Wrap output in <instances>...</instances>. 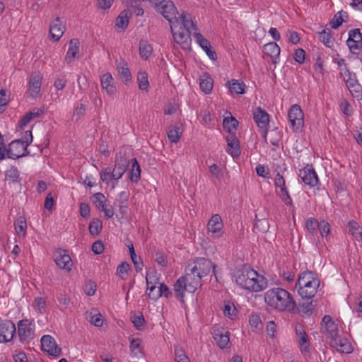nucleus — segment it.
I'll return each instance as SVG.
<instances>
[{
  "label": "nucleus",
  "mask_w": 362,
  "mask_h": 362,
  "mask_svg": "<svg viewBox=\"0 0 362 362\" xmlns=\"http://www.w3.org/2000/svg\"><path fill=\"white\" fill-rule=\"evenodd\" d=\"M234 276L235 283L239 286L252 292L261 291L265 289L268 285V281L264 276L259 275L247 265L238 269Z\"/></svg>",
  "instance_id": "1"
},
{
  "label": "nucleus",
  "mask_w": 362,
  "mask_h": 362,
  "mask_svg": "<svg viewBox=\"0 0 362 362\" xmlns=\"http://www.w3.org/2000/svg\"><path fill=\"white\" fill-rule=\"evenodd\" d=\"M264 300L269 305L279 311L298 313V305L296 300L286 289L279 287L269 289L265 293Z\"/></svg>",
  "instance_id": "2"
},
{
  "label": "nucleus",
  "mask_w": 362,
  "mask_h": 362,
  "mask_svg": "<svg viewBox=\"0 0 362 362\" xmlns=\"http://www.w3.org/2000/svg\"><path fill=\"white\" fill-rule=\"evenodd\" d=\"M215 264L211 260L204 257H196L193 259L192 262L188 263L185 269L187 275H190L192 280L191 284H194L195 286L200 287L202 286V279L206 276L213 269L215 274Z\"/></svg>",
  "instance_id": "3"
},
{
  "label": "nucleus",
  "mask_w": 362,
  "mask_h": 362,
  "mask_svg": "<svg viewBox=\"0 0 362 362\" xmlns=\"http://www.w3.org/2000/svg\"><path fill=\"white\" fill-rule=\"evenodd\" d=\"M190 275L187 274L180 277L174 284V294L175 298L182 303H185L184 296L185 291L194 293L198 288L193 284Z\"/></svg>",
  "instance_id": "4"
},
{
  "label": "nucleus",
  "mask_w": 362,
  "mask_h": 362,
  "mask_svg": "<svg viewBox=\"0 0 362 362\" xmlns=\"http://www.w3.org/2000/svg\"><path fill=\"white\" fill-rule=\"evenodd\" d=\"M170 30L174 40L184 49H189L191 44V32L188 28L180 27L177 23L170 21Z\"/></svg>",
  "instance_id": "5"
},
{
  "label": "nucleus",
  "mask_w": 362,
  "mask_h": 362,
  "mask_svg": "<svg viewBox=\"0 0 362 362\" xmlns=\"http://www.w3.org/2000/svg\"><path fill=\"white\" fill-rule=\"evenodd\" d=\"M124 173L115 165L113 169L110 167L103 168L100 173V178L103 182L107 185L111 184L112 187L114 188Z\"/></svg>",
  "instance_id": "6"
},
{
  "label": "nucleus",
  "mask_w": 362,
  "mask_h": 362,
  "mask_svg": "<svg viewBox=\"0 0 362 362\" xmlns=\"http://www.w3.org/2000/svg\"><path fill=\"white\" fill-rule=\"evenodd\" d=\"M253 119L259 128V132L267 142L269 116L262 107H258L253 112Z\"/></svg>",
  "instance_id": "7"
},
{
  "label": "nucleus",
  "mask_w": 362,
  "mask_h": 362,
  "mask_svg": "<svg viewBox=\"0 0 362 362\" xmlns=\"http://www.w3.org/2000/svg\"><path fill=\"white\" fill-rule=\"evenodd\" d=\"M34 325L28 319H23L18 323V334L22 343H29L34 337Z\"/></svg>",
  "instance_id": "8"
},
{
  "label": "nucleus",
  "mask_w": 362,
  "mask_h": 362,
  "mask_svg": "<svg viewBox=\"0 0 362 362\" xmlns=\"http://www.w3.org/2000/svg\"><path fill=\"white\" fill-rule=\"evenodd\" d=\"M288 117L293 132L299 130L304 125V115L298 105H293L288 112Z\"/></svg>",
  "instance_id": "9"
},
{
  "label": "nucleus",
  "mask_w": 362,
  "mask_h": 362,
  "mask_svg": "<svg viewBox=\"0 0 362 362\" xmlns=\"http://www.w3.org/2000/svg\"><path fill=\"white\" fill-rule=\"evenodd\" d=\"M28 154V146H24L21 139H16L8 144L7 158L16 160Z\"/></svg>",
  "instance_id": "10"
},
{
  "label": "nucleus",
  "mask_w": 362,
  "mask_h": 362,
  "mask_svg": "<svg viewBox=\"0 0 362 362\" xmlns=\"http://www.w3.org/2000/svg\"><path fill=\"white\" fill-rule=\"evenodd\" d=\"M338 325L329 315H325L321 322V332L327 336L329 340L339 336Z\"/></svg>",
  "instance_id": "11"
},
{
  "label": "nucleus",
  "mask_w": 362,
  "mask_h": 362,
  "mask_svg": "<svg viewBox=\"0 0 362 362\" xmlns=\"http://www.w3.org/2000/svg\"><path fill=\"white\" fill-rule=\"evenodd\" d=\"M41 347L43 351L47 352L50 356L57 357L62 354L61 349L56 344L54 339L50 335H44L41 338Z\"/></svg>",
  "instance_id": "12"
},
{
  "label": "nucleus",
  "mask_w": 362,
  "mask_h": 362,
  "mask_svg": "<svg viewBox=\"0 0 362 362\" xmlns=\"http://www.w3.org/2000/svg\"><path fill=\"white\" fill-rule=\"evenodd\" d=\"M16 331V326L11 320L1 321L0 323V343L11 341Z\"/></svg>",
  "instance_id": "13"
},
{
  "label": "nucleus",
  "mask_w": 362,
  "mask_h": 362,
  "mask_svg": "<svg viewBox=\"0 0 362 362\" xmlns=\"http://www.w3.org/2000/svg\"><path fill=\"white\" fill-rule=\"evenodd\" d=\"M320 284V280L317 276L312 282L307 284L305 286L298 288V293L303 300H311L315 296Z\"/></svg>",
  "instance_id": "14"
},
{
  "label": "nucleus",
  "mask_w": 362,
  "mask_h": 362,
  "mask_svg": "<svg viewBox=\"0 0 362 362\" xmlns=\"http://www.w3.org/2000/svg\"><path fill=\"white\" fill-rule=\"evenodd\" d=\"M299 176L304 184L310 187L316 186L319 182L317 175L312 165H308L303 169L300 170Z\"/></svg>",
  "instance_id": "15"
},
{
  "label": "nucleus",
  "mask_w": 362,
  "mask_h": 362,
  "mask_svg": "<svg viewBox=\"0 0 362 362\" xmlns=\"http://www.w3.org/2000/svg\"><path fill=\"white\" fill-rule=\"evenodd\" d=\"M329 345L334 348L337 351L341 354H351L354 351V348L351 342L345 337L337 336V337L329 340Z\"/></svg>",
  "instance_id": "16"
},
{
  "label": "nucleus",
  "mask_w": 362,
  "mask_h": 362,
  "mask_svg": "<svg viewBox=\"0 0 362 362\" xmlns=\"http://www.w3.org/2000/svg\"><path fill=\"white\" fill-rule=\"evenodd\" d=\"M344 81L352 94L356 93V97L361 95V86L358 82L356 75L355 73L351 72L346 66L344 71Z\"/></svg>",
  "instance_id": "17"
},
{
  "label": "nucleus",
  "mask_w": 362,
  "mask_h": 362,
  "mask_svg": "<svg viewBox=\"0 0 362 362\" xmlns=\"http://www.w3.org/2000/svg\"><path fill=\"white\" fill-rule=\"evenodd\" d=\"M157 8L163 16L168 21L170 24V21H174L175 18H177L176 16V14L177 13V8L174 3L170 0H165L163 4H160V6Z\"/></svg>",
  "instance_id": "18"
},
{
  "label": "nucleus",
  "mask_w": 362,
  "mask_h": 362,
  "mask_svg": "<svg viewBox=\"0 0 362 362\" xmlns=\"http://www.w3.org/2000/svg\"><path fill=\"white\" fill-rule=\"evenodd\" d=\"M296 334L297 341L300 345V351L302 354H305L309 351L310 349V341L309 338L305 332L303 325H298L296 326Z\"/></svg>",
  "instance_id": "19"
},
{
  "label": "nucleus",
  "mask_w": 362,
  "mask_h": 362,
  "mask_svg": "<svg viewBox=\"0 0 362 362\" xmlns=\"http://www.w3.org/2000/svg\"><path fill=\"white\" fill-rule=\"evenodd\" d=\"M65 26L59 17L56 18L50 24L49 35L50 40L57 42L63 35Z\"/></svg>",
  "instance_id": "20"
},
{
  "label": "nucleus",
  "mask_w": 362,
  "mask_h": 362,
  "mask_svg": "<svg viewBox=\"0 0 362 362\" xmlns=\"http://www.w3.org/2000/svg\"><path fill=\"white\" fill-rule=\"evenodd\" d=\"M223 223L222 218L219 214H214L209 219L207 228L209 232H211L214 237L219 238L222 235V228Z\"/></svg>",
  "instance_id": "21"
},
{
  "label": "nucleus",
  "mask_w": 362,
  "mask_h": 362,
  "mask_svg": "<svg viewBox=\"0 0 362 362\" xmlns=\"http://www.w3.org/2000/svg\"><path fill=\"white\" fill-rule=\"evenodd\" d=\"M194 37L199 45L205 51L209 59L216 61L217 59V54L214 50H212L209 41L199 33H194Z\"/></svg>",
  "instance_id": "22"
},
{
  "label": "nucleus",
  "mask_w": 362,
  "mask_h": 362,
  "mask_svg": "<svg viewBox=\"0 0 362 362\" xmlns=\"http://www.w3.org/2000/svg\"><path fill=\"white\" fill-rule=\"evenodd\" d=\"M227 141V152L231 155L233 158H238L240 153V142L235 134H228L226 137Z\"/></svg>",
  "instance_id": "23"
},
{
  "label": "nucleus",
  "mask_w": 362,
  "mask_h": 362,
  "mask_svg": "<svg viewBox=\"0 0 362 362\" xmlns=\"http://www.w3.org/2000/svg\"><path fill=\"white\" fill-rule=\"evenodd\" d=\"M57 265L62 269L70 271L72 267V261L70 256L66 254V250L59 249L54 259Z\"/></svg>",
  "instance_id": "24"
},
{
  "label": "nucleus",
  "mask_w": 362,
  "mask_h": 362,
  "mask_svg": "<svg viewBox=\"0 0 362 362\" xmlns=\"http://www.w3.org/2000/svg\"><path fill=\"white\" fill-rule=\"evenodd\" d=\"M212 334L214 339L221 349L228 346L230 342V333L228 331H226L223 329H214Z\"/></svg>",
  "instance_id": "25"
},
{
  "label": "nucleus",
  "mask_w": 362,
  "mask_h": 362,
  "mask_svg": "<svg viewBox=\"0 0 362 362\" xmlns=\"http://www.w3.org/2000/svg\"><path fill=\"white\" fill-rule=\"evenodd\" d=\"M42 76L40 74H35L30 76L28 83V91L33 98H35L40 91Z\"/></svg>",
  "instance_id": "26"
},
{
  "label": "nucleus",
  "mask_w": 362,
  "mask_h": 362,
  "mask_svg": "<svg viewBox=\"0 0 362 362\" xmlns=\"http://www.w3.org/2000/svg\"><path fill=\"white\" fill-rule=\"evenodd\" d=\"M100 83L103 89L105 90L109 95L114 94L116 90L115 80L110 73H106L100 77Z\"/></svg>",
  "instance_id": "27"
},
{
  "label": "nucleus",
  "mask_w": 362,
  "mask_h": 362,
  "mask_svg": "<svg viewBox=\"0 0 362 362\" xmlns=\"http://www.w3.org/2000/svg\"><path fill=\"white\" fill-rule=\"evenodd\" d=\"M318 275L312 271L306 270L301 274H300L298 281L296 284V288H301L303 286H305L307 284L313 281V279L317 278Z\"/></svg>",
  "instance_id": "28"
},
{
  "label": "nucleus",
  "mask_w": 362,
  "mask_h": 362,
  "mask_svg": "<svg viewBox=\"0 0 362 362\" xmlns=\"http://www.w3.org/2000/svg\"><path fill=\"white\" fill-rule=\"evenodd\" d=\"M117 68L123 83L127 84L132 80L131 72L128 68L127 63L124 60L122 59L119 62H118L117 64Z\"/></svg>",
  "instance_id": "29"
},
{
  "label": "nucleus",
  "mask_w": 362,
  "mask_h": 362,
  "mask_svg": "<svg viewBox=\"0 0 362 362\" xmlns=\"http://www.w3.org/2000/svg\"><path fill=\"white\" fill-rule=\"evenodd\" d=\"M130 159L129 156L127 155L126 151H120L116 156V160L115 161V166L117 167L122 170V172H126L128 166L129 165Z\"/></svg>",
  "instance_id": "30"
},
{
  "label": "nucleus",
  "mask_w": 362,
  "mask_h": 362,
  "mask_svg": "<svg viewBox=\"0 0 362 362\" xmlns=\"http://www.w3.org/2000/svg\"><path fill=\"white\" fill-rule=\"evenodd\" d=\"M79 41L78 39L73 38L69 42V47L66 52L65 60L68 64L74 61V58L79 51Z\"/></svg>",
  "instance_id": "31"
},
{
  "label": "nucleus",
  "mask_w": 362,
  "mask_h": 362,
  "mask_svg": "<svg viewBox=\"0 0 362 362\" xmlns=\"http://www.w3.org/2000/svg\"><path fill=\"white\" fill-rule=\"evenodd\" d=\"M214 80L208 73H204L199 78V86L201 90L206 94L211 92Z\"/></svg>",
  "instance_id": "32"
},
{
  "label": "nucleus",
  "mask_w": 362,
  "mask_h": 362,
  "mask_svg": "<svg viewBox=\"0 0 362 362\" xmlns=\"http://www.w3.org/2000/svg\"><path fill=\"white\" fill-rule=\"evenodd\" d=\"M226 86L231 93L238 95L245 93V88L246 86L243 81L233 79L231 81H227Z\"/></svg>",
  "instance_id": "33"
},
{
  "label": "nucleus",
  "mask_w": 362,
  "mask_h": 362,
  "mask_svg": "<svg viewBox=\"0 0 362 362\" xmlns=\"http://www.w3.org/2000/svg\"><path fill=\"white\" fill-rule=\"evenodd\" d=\"M319 40L327 47L332 48L334 46V39L332 37V31L329 28L324 29L318 33Z\"/></svg>",
  "instance_id": "34"
},
{
  "label": "nucleus",
  "mask_w": 362,
  "mask_h": 362,
  "mask_svg": "<svg viewBox=\"0 0 362 362\" xmlns=\"http://www.w3.org/2000/svg\"><path fill=\"white\" fill-rule=\"evenodd\" d=\"M238 124V121L233 116L224 117L223 120V127L229 134H235Z\"/></svg>",
  "instance_id": "35"
},
{
  "label": "nucleus",
  "mask_w": 362,
  "mask_h": 362,
  "mask_svg": "<svg viewBox=\"0 0 362 362\" xmlns=\"http://www.w3.org/2000/svg\"><path fill=\"white\" fill-rule=\"evenodd\" d=\"M280 47L275 42H271L264 45L263 52L271 58L275 59L279 56Z\"/></svg>",
  "instance_id": "36"
},
{
  "label": "nucleus",
  "mask_w": 362,
  "mask_h": 362,
  "mask_svg": "<svg viewBox=\"0 0 362 362\" xmlns=\"http://www.w3.org/2000/svg\"><path fill=\"white\" fill-rule=\"evenodd\" d=\"M139 48L140 57L144 60L148 59L153 51L151 45L146 40H141L139 41Z\"/></svg>",
  "instance_id": "37"
},
{
  "label": "nucleus",
  "mask_w": 362,
  "mask_h": 362,
  "mask_svg": "<svg viewBox=\"0 0 362 362\" xmlns=\"http://www.w3.org/2000/svg\"><path fill=\"white\" fill-rule=\"evenodd\" d=\"M173 22L176 24L177 23L182 28H188V30H189V28L192 27L193 29L197 30V26L191 18H187L184 13H182L180 17L175 18Z\"/></svg>",
  "instance_id": "38"
},
{
  "label": "nucleus",
  "mask_w": 362,
  "mask_h": 362,
  "mask_svg": "<svg viewBox=\"0 0 362 362\" xmlns=\"http://www.w3.org/2000/svg\"><path fill=\"white\" fill-rule=\"evenodd\" d=\"M132 165L130 170L129 179L133 182H137L141 177L140 165L136 158L132 159Z\"/></svg>",
  "instance_id": "39"
},
{
  "label": "nucleus",
  "mask_w": 362,
  "mask_h": 362,
  "mask_svg": "<svg viewBox=\"0 0 362 362\" xmlns=\"http://www.w3.org/2000/svg\"><path fill=\"white\" fill-rule=\"evenodd\" d=\"M129 250V255L132 259V261L135 267V270L136 272H139L142 270L144 264L140 257H137L133 245L128 246Z\"/></svg>",
  "instance_id": "40"
},
{
  "label": "nucleus",
  "mask_w": 362,
  "mask_h": 362,
  "mask_svg": "<svg viewBox=\"0 0 362 362\" xmlns=\"http://www.w3.org/2000/svg\"><path fill=\"white\" fill-rule=\"evenodd\" d=\"M224 315L233 320L237 315V309L234 303L230 300H225L223 308Z\"/></svg>",
  "instance_id": "41"
},
{
  "label": "nucleus",
  "mask_w": 362,
  "mask_h": 362,
  "mask_svg": "<svg viewBox=\"0 0 362 362\" xmlns=\"http://www.w3.org/2000/svg\"><path fill=\"white\" fill-rule=\"evenodd\" d=\"M103 228V222L99 218H93L89 223L88 230L92 236L99 235Z\"/></svg>",
  "instance_id": "42"
},
{
  "label": "nucleus",
  "mask_w": 362,
  "mask_h": 362,
  "mask_svg": "<svg viewBox=\"0 0 362 362\" xmlns=\"http://www.w3.org/2000/svg\"><path fill=\"white\" fill-rule=\"evenodd\" d=\"M128 12L126 10L122 11L119 15L116 18L115 25L123 30H124L129 25Z\"/></svg>",
  "instance_id": "43"
},
{
  "label": "nucleus",
  "mask_w": 362,
  "mask_h": 362,
  "mask_svg": "<svg viewBox=\"0 0 362 362\" xmlns=\"http://www.w3.org/2000/svg\"><path fill=\"white\" fill-rule=\"evenodd\" d=\"M172 295L173 293L168 287V286L165 284L162 283L160 284V286L158 288V290L156 291V294L153 295V296L152 297L153 300H156L161 296L170 298L172 296Z\"/></svg>",
  "instance_id": "44"
},
{
  "label": "nucleus",
  "mask_w": 362,
  "mask_h": 362,
  "mask_svg": "<svg viewBox=\"0 0 362 362\" xmlns=\"http://www.w3.org/2000/svg\"><path fill=\"white\" fill-rule=\"evenodd\" d=\"M304 301L299 303L298 305V313H302L307 315H310L313 313L314 305L313 301L310 300H303Z\"/></svg>",
  "instance_id": "45"
},
{
  "label": "nucleus",
  "mask_w": 362,
  "mask_h": 362,
  "mask_svg": "<svg viewBox=\"0 0 362 362\" xmlns=\"http://www.w3.org/2000/svg\"><path fill=\"white\" fill-rule=\"evenodd\" d=\"M5 179L9 180L12 183L19 182L21 180L20 173L18 168L15 166H11L9 170L5 173Z\"/></svg>",
  "instance_id": "46"
},
{
  "label": "nucleus",
  "mask_w": 362,
  "mask_h": 362,
  "mask_svg": "<svg viewBox=\"0 0 362 362\" xmlns=\"http://www.w3.org/2000/svg\"><path fill=\"white\" fill-rule=\"evenodd\" d=\"M346 44L349 47L350 52L358 57L360 54V50H361L362 42L356 40L351 41V39H347Z\"/></svg>",
  "instance_id": "47"
},
{
  "label": "nucleus",
  "mask_w": 362,
  "mask_h": 362,
  "mask_svg": "<svg viewBox=\"0 0 362 362\" xmlns=\"http://www.w3.org/2000/svg\"><path fill=\"white\" fill-rule=\"evenodd\" d=\"M15 230L19 237L25 236L26 234L27 223L25 218L21 217L14 222Z\"/></svg>",
  "instance_id": "48"
},
{
  "label": "nucleus",
  "mask_w": 362,
  "mask_h": 362,
  "mask_svg": "<svg viewBox=\"0 0 362 362\" xmlns=\"http://www.w3.org/2000/svg\"><path fill=\"white\" fill-rule=\"evenodd\" d=\"M137 81L139 88L141 90H148L149 82L148 80V74L146 71H140L137 75Z\"/></svg>",
  "instance_id": "49"
},
{
  "label": "nucleus",
  "mask_w": 362,
  "mask_h": 362,
  "mask_svg": "<svg viewBox=\"0 0 362 362\" xmlns=\"http://www.w3.org/2000/svg\"><path fill=\"white\" fill-rule=\"evenodd\" d=\"M91 200L95 207L99 210H101L105 206V203L107 201L105 195L101 192L94 194L91 197Z\"/></svg>",
  "instance_id": "50"
},
{
  "label": "nucleus",
  "mask_w": 362,
  "mask_h": 362,
  "mask_svg": "<svg viewBox=\"0 0 362 362\" xmlns=\"http://www.w3.org/2000/svg\"><path fill=\"white\" fill-rule=\"evenodd\" d=\"M342 15H346V17H348L347 13L343 11H341L338 12L337 14H335L332 18V20L330 22L331 27L333 29L338 28L344 21V19L342 18Z\"/></svg>",
  "instance_id": "51"
},
{
  "label": "nucleus",
  "mask_w": 362,
  "mask_h": 362,
  "mask_svg": "<svg viewBox=\"0 0 362 362\" xmlns=\"http://www.w3.org/2000/svg\"><path fill=\"white\" fill-rule=\"evenodd\" d=\"M181 132L180 128L177 127H173L170 128L168 132V139L171 143H177L181 136Z\"/></svg>",
  "instance_id": "52"
},
{
  "label": "nucleus",
  "mask_w": 362,
  "mask_h": 362,
  "mask_svg": "<svg viewBox=\"0 0 362 362\" xmlns=\"http://www.w3.org/2000/svg\"><path fill=\"white\" fill-rule=\"evenodd\" d=\"M320 222H319L315 218H309L306 221V228L313 235L315 234L320 226Z\"/></svg>",
  "instance_id": "53"
},
{
  "label": "nucleus",
  "mask_w": 362,
  "mask_h": 362,
  "mask_svg": "<svg viewBox=\"0 0 362 362\" xmlns=\"http://www.w3.org/2000/svg\"><path fill=\"white\" fill-rule=\"evenodd\" d=\"M276 191L286 206H291L293 204V200L286 187L282 188L279 192L277 189Z\"/></svg>",
  "instance_id": "54"
},
{
  "label": "nucleus",
  "mask_w": 362,
  "mask_h": 362,
  "mask_svg": "<svg viewBox=\"0 0 362 362\" xmlns=\"http://www.w3.org/2000/svg\"><path fill=\"white\" fill-rule=\"evenodd\" d=\"M33 307L38 310L41 314L45 313L46 310V300L42 297H36L34 299Z\"/></svg>",
  "instance_id": "55"
},
{
  "label": "nucleus",
  "mask_w": 362,
  "mask_h": 362,
  "mask_svg": "<svg viewBox=\"0 0 362 362\" xmlns=\"http://www.w3.org/2000/svg\"><path fill=\"white\" fill-rule=\"evenodd\" d=\"M132 322L137 330H143L145 325V319L142 315L132 316Z\"/></svg>",
  "instance_id": "56"
},
{
  "label": "nucleus",
  "mask_w": 362,
  "mask_h": 362,
  "mask_svg": "<svg viewBox=\"0 0 362 362\" xmlns=\"http://www.w3.org/2000/svg\"><path fill=\"white\" fill-rule=\"evenodd\" d=\"M249 323L251 327L256 330L262 329L263 327V324L260 320V317L257 314L252 315L250 317Z\"/></svg>",
  "instance_id": "57"
},
{
  "label": "nucleus",
  "mask_w": 362,
  "mask_h": 362,
  "mask_svg": "<svg viewBox=\"0 0 362 362\" xmlns=\"http://www.w3.org/2000/svg\"><path fill=\"white\" fill-rule=\"evenodd\" d=\"M255 227L260 231L266 232L269 229V223L268 221L265 218L263 219H257V215L255 216Z\"/></svg>",
  "instance_id": "58"
},
{
  "label": "nucleus",
  "mask_w": 362,
  "mask_h": 362,
  "mask_svg": "<svg viewBox=\"0 0 362 362\" xmlns=\"http://www.w3.org/2000/svg\"><path fill=\"white\" fill-rule=\"evenodd\" d=\"M86 112V105L81 103L80 105H78L74 110V115L72 117V119H76V121H78L81 117H83L85 115Z\"/></svg>",
  "instance_id": "59"
},
{
  "label": "nucleus",
  "mask_w": 362,
  "mask_h": 362,
  "mask_svg": "<svg viewBox=\"0 0 362 362\" xmlns=\"http://www.w3.org/2000/svg\"><path fill=\"white\" fill-rule=\"evenodd\" d=\"M351 40L362 42V33L358 28L351 29L349 31V37Z\"/></svg>",
  "instance_id": "60"
},
{
  "label": "nucleus",
  "mask_w": 362,
  "mask_h": 362,
  "mask_svg": "<svg viewBox=\"0 0 362 362\" xmlns=\"http://www.w3.org/2000/svg\"><path fill=\"white\" fill-rule=\"evenodd\" d=\"M293 58L297 63L300 64H303L305 59V50L302 48L297 49L294 53Z\"/></svg>",
  "instance_id": "61"
},
{
  "label": "nucleus",
  "mask_w": 362,
  "mask_h": 362,
  "mask_svg": "<svg viewBox=\"0 0 362 362\" xmlns=\"http://www.w3.org/2000/svg\"><path fill=\"white\" fill-rule=\"evenodd\" d=\"M320 226H319V230L322 237L327 238L329 232H330V226L328 222L325 221H320Z\"/></svg>",
  "instance_id": "62"
},
{
  "label": "nucleus",
  "mask_w": 362,
  "mask_h": 362,
  "mask_svg": "<svg viewBox=\"0 0 362 362\" xmlns=\"http://www.w3.org/2000/svg\"><path fill=\"white\" fill-rule=\"evenodd\" d=\"M96 291V284L94 281H88L85 286H84V291L86 295L89 296H92L95 293Z\"/></svg>",
  "instance_id": "63"
},
{
  "label": "nucleus",
  "mask_w": 362,
  "mask_h": 362,
  "mask_svg": "<svg viewBox=\"0 0 362 362\" xmlns=\"http://www.w3.org/2000/svg\"><path fill=\"white\" fill-rule=\"evenodd\" d=\"M130 266L127 262H124L117 268V274L119 275L121 279H124L123 274H127Z\"/></svg>",
  "instance_id": "64"
}]
</instances>
